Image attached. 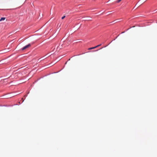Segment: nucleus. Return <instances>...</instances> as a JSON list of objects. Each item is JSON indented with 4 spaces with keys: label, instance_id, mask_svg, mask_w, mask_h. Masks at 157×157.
<instances>
[{
    "label": "nucleus",
    "instance_id": "20e7f679",
    "mask_svg": "<svg viewBox=\"0 0 157 157\" xmlns=\"http://www.w3.org/2000/svg\"><path fill=\"white\" fill-rule=\"evenodd\" d=\"M121 0H117V1H116V2L117 3H119V2L120 1H121Z\"/></svg>",
    "mask_w": 157,
    "mask_h": 157
},
{
    "label": "nucleus",
    "instance_id": "39448f33",
    "mask_svg": "<svg viewBox=\"0 0 157 157\" xmlns=\"http://www.w3.org/2000/svg\"><path fill=\"white\" fill-rule=\"evenodd\" d=\"M65 17V16H63V17H62V19H63Z\"/></svg>",
    "mask_w": 157,
    "mask_h": 157
},
{
    "label": "nucleus",
    "instance_id": "423d86ee",
    "mask_svg": "<svg viewBox=\"0 0 157 157\" xmlns=\"http://www.w3.org/2000/svg\"><path fill=\"white\" fill-rule=\"evenodd\" d=\"M101 44H100L98 45H97V46H96V48H97V47H98V46H101Z\"/></svg>",
    "mask_w": 157,
    "mask_h": 157
},
{
    "label": "nucleus",
    "instance_id": "7ed1b4c3",
    "mask_svg": "<svg viewBox=\"0 0 157 157\" xmlns=\"http://www.w3.org/2000/svg\"><path fill=\"white\" fill-rule=\"evenodd\" d=\"M96 48V47L95 46V47H92V48H89V50H90V49H94V48Z\"/></svg>",
    "mask_w": 157,
    "mask_h": 157
},
{
    "label": "nucleus",
    "instance_id": "6e6552de",
    "mask_svg": "<svg viewBox=\"0 0 157 157\" xmlns=\"http://www.w3.org/2000/svg\"><path fill=\"white\" fill-rule=\"evenodd\" d=\"M136 5H135V6H134V7L133 8V9H134V8L135 7V8H136Z\"/></svg>",
    "mask_w": 157,
    "mask_h": 157
},
{
    "label": "nucleus",
    "instance_id": "9d476101",
    "mask_svg": "<svg viewBox=\"0 0 157 157\" xmlns=\"http://www.w3.org/2000/svg\"><path fill=\"white\" fill-rule=\"evenodd\" d=\"M66 63H67V62H66V63H65V64H66Z\"/></svg>",
    "mask_w": 157,
    "mask_h": 157
},
{
    "label": "nucleus",
    "instance_id": "f03ea898",
    "mask_svg": "<svg viewBox=\"0 0 157 157\" xmlns=\"http://www.w3.org/2000/svg\"><path fill=\"white\" fill-rule=\"evenodd\" d=\"M5 19H6L5 17H2L0 19V21L4 20Z\"/></svg>",
    "mask_w": 157,
    "mask_h": 157
},
{
    "label": "nucleus",
    "instance_id": "1a4fd4ad",
    "mask_svg": "<svg viewBox=\"0 0 157 157\" xmlns=\"http://www.w3.org/2000/svg\"><path fill=\"white\" fill-rule=\"evenodd\" d=\"M136 5H135V6H134V7L133 8V9H134V8L135 7V8H136Z\"/></svg>",
    "mask_w": 157,
    "mask_h": 157
},
{
    "label": "nucleus",
    "instance_id": "f257e3e1",
    "mask_svg": "<svg viewBox=\"0 0 157 157\" xmlns=\"http://www.w3.org/2000/svg\"><path fill=\"white\" fill-rule=\"evenodd\" d=\"M30 46H31L30 44H29L27 45H26L25 46H24V47H23L22 48V50H24L26 49V48H29V47H30Z\"/></svg>",
    "mask_w": 157,
    "mask_h": 157
},
{
    "label": "nucleus",
    "instance_id": "0eeeda50",
    "mask_svg": "<svg viewBox=\"0 0 157 157\" xmlns=\"http://www.w3.org/2000/svg\"><path fill=\"white\" fill-rule=\"evenodd\" d=\"M58 48H61V46H60V45H59L58 47Z\"/></svg>",
    "mask_w": 157,
    "mask_h": 157
}]
</instances>
